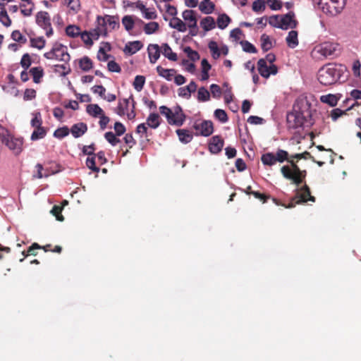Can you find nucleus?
Masks as SVG:
<instances>
[{
	"label": "nucleus",
	"instance_id": "nucleus-38",
	"mask_svg": "<svg viewBox=\"0 0 361 361\" xmlns=\"http://www.w3.org/2000/svg\"><path fill=\"white\" fill-rule=\"evenodd\" d=\"M97 162L96 160V154H94L92 155L88 156L86 160L87 166L92 171L98 173L99 171V168L97 166Z\"/></svg>",
	"mask_w": 361,
	"mask_h": 361
},
{
	"label": "nucleus",
	"instance_id": "nucleus-18",
	"mask_svg": "<svg viewBox=\"0 0 361 361\" xmlns=\"http://www.w3.org/2000/svg\"><path fill=\"white\" fill-rule=\"evenodd\" d=\"M147 52L150 63H154L160 56L161 47L156 44H150L147 47Z\"/></svg>",
	"mask_w": 361,
	"mask_h": 361
},
{
	"label": "nucleus",
	"instance_id": "nucleus-49",
	"mask_svg": "<svg viewBox=\"0 0 361 361\" xmlns=\"http://www.w3.org/2000/svg\"><path fill=\"white\" fill-rule=\"evenodd\" d=\"M240 43L244 51L252 54H255L257 52V49H256V47L250 42L244 40L241 41Z\"/></svg>",
	"mask_w": 361,
	"mask_h": 361
},
{
	"label": "nucleus",
	"instance_id": "nucleus-11",
	"mask_svg": "<svg viewBox=\"0 0 361 361\" xmlns=\"http://www.w3.org/2000/svg\"><path fill=\"white\" fill-rule=\"evenodd\" d=\"M338 48V44L329 42H323L316 46L313 50V54H319L322 56L328 57L335 54Z\"/></svg>",
	"mask_w": 361,
	"mask_h": 361
},
{
	"label": "nucleus",
	"instance_id": "nucleus-27",
	"mask_svg": "<svg viewBox=\"0 0 361 361\" xmlns=\"http://www.w3.org/2000/svg\"><path fill=\"white\" fill-rule=\"evenodd\" d=\"M157 71L160 76L164 78L169 81L172 80V77L176 72L175 69H166L160 66L157 67Z\"/></svg>",
	"mask_w": 361,
	"mask_h": 361
},
{
	"label": "nucleus",
	"instance_id": "nucleus-57",
	"mask_svg": "<svg viewBox=\"0 0 361 361\" xmlns=\"http://www.w3.org/2000/svg\"><path fill=\"white\" fill-rule=\"evenodd\" d=\"M62 210L63 207L61 206L54 205L51 210V213L56 216V220L59 221H63L64 220V218L61 214Z\"/></svg>",
	"mask_w": 361,
	"mask_h": 361
},
{
	"label": "nucleus",
	"instance_id": "nucleus-1",
	"mask_svg": "<svg viewBox=\"0 0 361 361\" xmlns=\"http://www.w3.org/2000/svg\"><path fill=\"white\" fill-rule=\"evenodd\" d=\"M312 114L311 104L306 97H299L294 105L293 109L286 116L287 126L289 130H298L305 126L312 125Z\"/></svg>",
	"mask_w": 361,
	"mask_h": 361
},
{
	"label": "nucleus",
	"instance_id": "nucleus-30",
	"mask_svg": "<svg viewBox=\"0 0 361 361\" xmlns=\"http://www.w3.org/2000/svg\"><path fill=\"white\" fill-rule=\"evenodd\" d=\"M261 161L264 165L273 166L276 164V159L274 153L267 152L262 155Z\"/></svg>",
	"mask_w": 361,
	"mask_h": 361
},
{
	"label": "nucleus",
	"instance_id": "nucleus-8",
	"mask_svg": "<svg viewBox=\"0 0 361 361\" xmlns=\"http://www.w3.org/2000/svg\"><path fill=\"white\" fill-rule=\"evenodd\" d=\"M98 35H106V25L111 30L119 27L118 18L116 16L106 15L104 17L98 16L97 18Z\"/></svg>",
	"mask_w": 361,
	"mask_h": 361
},
{
	"label": "nucleus",
	"instance_id": "nucleus-25",
	"mask_svg": "<svg viewBox=\"0 0 361 361\" xmlns=\"http://www.w3.org/2000/svg\"><path fill=\"white\" fill-rule=\"evenodd\" d=\"M146 124L154 129H156L160 125V116L157 113H152L147 118Z\"/></svg>",
	"mask_w": 361,
	"mask_h": 361
},
{
	"label": "nucleus",
	"instance_id": "nucleus-59",
	"mask_svg": "<svg viewBox=\"0 0 361 361\" xmlns=\"http://www.w3.org/2000/svg\"><path fill=\"white\" fill-rule=\"evenodd\" d=\"M160 114L165 116L169 124H171L172 110L166 106H161L159 107Z\"/></svg>",
	"mask_w": 361,
	"mask_h": 361
},
{
	"label": "nucleus",
	"instance_id": "nucleus-31",
	"mask_svg": "<svg viewBox=\"0 0 361 361\" xmlns=\"http://www.w3.org/2000/svg\"><path fill=\"white\" fill-rule=\"evenodd\" d=\"M214 8L215 5L212 1H202L199 6V9L204 14H210L213 13Z\"/></svg>",
	"mask_w": 361,
	"mask_h": 361
},
{
	"label": "nucleus",
	"instance_id": "nucleus-26",
	"mask_svg": "<svg viewBox=\"0 0 361 361\" xmlns=\"http://www.w3.org/2000/svg\"><path fill=\"white\" fill-rule=\"evenodd\" d=\"M286 41L290 48L293 49L296 47L298 45V32L295 30L290 31Z\"/></svg>",
	"mask_w": 361,
	"mask_h": 361
},
{
	"label": "nucleus",
	"instance_id": "nucleus-13",
	"mask_svg": "<svg viewBox=\"0 0 361 361\" xmlns=\"http://www.w3.org/2000/svg\"><path fill=\"white\" fill-rule=\"evenodd\" d=\"M9 149L12 150L16 155L19 154L23 149V140L22 138H16L11 135L4 138L2 142Z\"/></svg>",
	"mask_w": 361,
	"mask_h": 361
},
{
	"label": "nucleus",
	"instance_id": "nucleus-12",
	"mask_svg": "<svg viewBox=\"0 0 361 361\" xmlns=\"http://www.w3.org/2000/svg\"><path fill=\"white\" fill-rule=\"evenodd\" d=\"M257 66L259 74L265 78H268L271 75H276L278 72V68L276 65L268 66L264 59H260L258 61Z\"/></svg>",
	"mask_w": 361,
	"mask_h": 361
},
{
	"label": "nucleus",
	"instance_id": "nucleus-55",
	"mask_svg": "<svg viewBox=\"0 0 361 361\" xmlns=\"http://www.w3.org/2000/svg\"><path fill=\"white\" fill-rule=\"evenodd\" d=\"M136 133L140 134L141 137H144L147 140H149L147 127L145 123L139 124L136 128Z\"/></svg>",
	"mask_w": 361,
	"mask_h": 361
},
{
	"label": "nucleus",
	"instance_id": "nucleus-63",
	"mask_svg": "<svg viewBox=\"0 0 361 361\" xmlns=\"http://www.w3.org/2000/svg\"><path fill=\"white\" fill-rule=\"evenodd\" d=\"M114 128L115 130V133L116 134L117 136H121L123 135L126 132V127L123 126V123L118 121L114 123Z\"/></svg>",
	"mask_w": 361,
	"mask_h": 361
},
{
	"label": "nucleus",
	"instance_id": "nucleus-45",
	"mask_svg": "<svg viewBox=\"0 0 361 361\" xmlns=\"http://www.w3.org/2000/svg\"><path fill=\"white\" fill-rule=\"evenodd\" d=\"M321 101L324 103H326L331 106H334L337 104L338 98L334 94H327L321 97Z\"/></svg>",
	"mask_w": 361,
	"mask_h": 361
},
{
	"label": "nucleus",
	"instance_id": "nucleus-33",
	"mask_svg": "<svg viewBox=\"0 0 361 361\" xmlns=\"http://www.w3.org/2000/svg\"><path fill=\"white\" fill-rule=\"evenodd\" d=\"M200 25L205 31H209L215 27V21L213 17L207 16L201 20Z\"/></svg>",
	"mask_w": 361,
	"mask_h": 361
},
{
	"label": "nucleus",
	"instance_id": "nucleus-64",
	"mask_svg": "<svg viewBox=\"0 0 361 361\" xmlns=\"http://www.w3.org/2000/svg\"><path fill=\"white\" fill-rule=\"evenodd\" d=\"M108 70L111 72L120 73L121 68L115 61H109L107 64Z\"/></svg>",
	"mask_w": 361,
	"mask_h": 361
},
{
	"label": "nucleus",
	"instance_id": "nucleus-54",
	"mask_svg": "<svg viewBox=\"0 0 361 361\" xmlns=\"http://www.w3.org/2000/svg\"><path fill=\"white\" fill-rule=\"evenodd\" d=\"M11 38L13 40L20 44H25L27 39L24 37L19 30H14L11 33Z\"/></svg>",
	"mask_w": 361,
	"mask_h": 361
},
{
	"label": "nucleus",
	"instance_id": "nucleus-60",
	"mask_svg": "<svg viewBox=\"0 0 361 361\" xmlns=\"http://www.w3.org/2000/svg\"><path fill=\"white\" fill-rule=\"evenodd\" d=\"M290 156L292 157V158H294L297 161H299L302 159H311L313 161H314V157L311 155V154L309 152L307 151L304 152L303 153L290 154Z\"/></svg>",
	"mask_w": 361,
	"mask_h": 361
},
{
	"label": "nucleus",
	"instance_id": "nucleus-2",
	"mask_svg": "<svg viewBox=\"0 0 361 361\" xmlns=\"http://www.w3.org/2000/svg\"><path fill=\"white\" fill-rule=\"evenodd\" d=\"M298 161L292 158L288 160V165H284L281 168V173L283 178L290 180L293 184L299 186L300 184L305 183L307 176V171L301 170L298 165Z\"/></svg>",
	"mask_w": 361,
	"mask_h": 361
},
{
	"label": "nucleus",
	"instance_id": "nucleus-16",
	"mask_svg": "<svg viewBox=\"0 0 361 361\" xmlns=\"http://www.w3.org/2000/svg\"><path fill=\"white\" fill-rule=\"evenodd\" d=\"M172 115L171 125L181 126L185 120V115L181 107L180 106H176L173 110H172Z\"/></svg>",
	"mask_w": 361,
	"mask_h": 361
},
{
	"label": "nucleus",
	"instance_id": "nucleus-17",
	"mask_svg": "<svg viewBox=\"0 0 361 361\" xmlns=\"http://www.w3.org/2000/svg\"><path fill=\"white\" fill-rule=\"evenodd\" d=\"M183 18L185 21L192 22V24H188V27L190 29H194L197 27V19L195 16V11L192 10H185L182 13ZM190 35L194 36L196 35L197 32H193L192 30H190Z\"/></svg>",
	"mask_w": 361,
	"mask_h": 361
},
{
	"label": "nucleus",
	"instance_id": "nucleus-40",
	"mask_svg": "<svg viewBox=\"0 0 361 361\" xmlns=\"http://www.w3.org/2000/svg\"><path fill=\"white\" fill-rule=\"evenodd\" d=\"M159 29V25L157 22H150L145 25L144 31L147 35H152Z\"/></svg>",
	"mask_w": 361,
	"mask_h": 361
},
{
	"label": "nucleus",
	"instance_id": "nucleus-4",
	"mask_svg": "<svg viewBox=\"0 0 361 361\" xmlns=\"http://www.w3.org/2000/svg\"><path fill=\"white\" fill-rule=\"evenodd\" d=\"M341 70L332 63L322 66L318 71L317 79L324 85H331L336 83L341 77Z\"/></svg>",
	"mask_w": 361,
	"mask_h": 361
},
{
	"label": "nucleus",
	"instance_id": "nucleus-28",
	"mask_svg": "<svg viewBox=\"0 0 361 361\" xmlns=\"http://www.w3.org/2000/svg\"><path fill=\"white\" fill-rule=\"evenodd\" d=\"M86 111L90 116L97 118L104 112L103 109L96 104H88Z\"/></svg>",
	"mask_w": 361,
	"mask_h": 361
},
{
	"label": "nucleus",
	"instance_id": "nucleus-46",
	"mask_svg": "<svg viewBox=\"0 0 361 361\" xmlns=\"http://www.w3.org/2000/svg\"><path fill=\"white\" fill-rule=\"evenodd\" d=\"M33 118L30 121V124L32 128H39L42 127V115L39 112H35L32 114Z\"/></svg>",
	"mask_w": 361,
	"mask_h": 361
},
{
	"label": "nucleus",
	"instance_id": "nucleus-52",
	"mask_svg": "<svg viewBox=\"0 0 361 361\" xmlns=\"http://www.w3.org/2000/svg\"><path fill=\"white\" fill-rule=\"evenodd\" d=\"M264 0H255L252 3V10L256 13L264 11L266 8Z\"/></svg>",
	"mask_w": 361,
	"mask_h": 361
},
{
	"label": "nucleus",
	"instance_id": "nucleus-47",
	"mask_svg": "<svg viewBox=\"0 0 361 361\" xmlns=\"http://www.w3.org/2000/svg\"><path fill=\"white\" fill-rule=\"evenodd\" d=\"M45 40L42 37L30 38V46L38 49H42L45 46Z\"/></svg>",
	"mask_w": 361,
	"mask_h": 361
},
{
	"label": "nucleus",
	"instance_id": "nucleus-34",
	"mask_svg": "<svg viewBox=\"0 0 361 361\" xmlns=\"http://www.w3.org/2000/svg\"><path fill=\"white\" fill-rule=\"evenodd\" d=\"M47 130L44 127L35 128L32 132L30 139L35 141L44 138L47 135Z\"/></svg>",
	"mask_w": 361,
	"mask_h": 361
},
{
	"label": "nucleus",
	"instance_id": "nucleus-48",
	"mask_svg": "<svg viewBox=\"0 0 361 361\" xmlns=\"http://www.w3.org/2000/svg\"><path fill=\"white\" fill-rule=\"evenodd\" d=\"M0 22L6 27H9L11 25V20L5 8L0 11Z\"/></svg>",
	"mask_w": 361,
	"mask_h": 361
},
{
	"label": "nucleus",
	"instance_id": "nucleus-42",
	"mask_svg": "<svg viewBox=\"0 0 361 361\" xmlns=\"http://www.w3.org/2000/svg\"><path fill=\"white\" fill-rule=\"evenodd\" d=\"M122 23H123L125 29L127 31L130 32V30H133V28L134 27L135 21L131 16H125L122 18Z\"/></svg>",
	"mask_w": 361,
	"mask_h": 361
},
{
	"label": "nucleus",
	"instance_id": "nucleus-56",
	"mask_svg": "<svg viewBox=\"0 0 361 361\" xmlns=\"http://www.w3.org/2000/svg\"><path fill=\"white\" fill-rule=\"evenodd\" d=\"M208 47L212 52L214 59H217L220 56V51L217 43L214 41L209 42Z\"/></svg>",
	"mask_w": 361,
	"mask_h": 361
},
{
	"label": "nucleus",
	"instance_id": "nucleus-43",
	"mask_svg": "<svg viewBox=\"0 0 361 361\" xmlns=\"http://www.w3.org/2000/svg\"><path fill=\"white\" fill-rule=\"evenodd\" d=\"M66 33L71 37H76L80 34V29L76 25H68L66 28Z\"/></svg>",
	"mask_w": 361,
	"mask_h": 361
},
{
	"label": "nucleus",
	"instance_id": "nucleus-10",
	"mask_svg": "<svg viewBox=\"0 0 361 361\" xmlns=\"http://www.w3.org/2000/svg\"><path fill=\"white\" fill-rule=\"evenodd\" d=\"M35 20L37 25L46 31L47 37H49L53 35L54 31L51 27V18L48 12H37L35 16Z\"/></svg>",
	"mask_w": 361,
	"mask_h": 361
},
{
	"label": "nucleus",
	"instance_id": "nucleus-20",
	"mask_svg": "<svg viewBox=\"0 0 361 361\" xmlns=\"http://www.w3.org/2000/svg\"><path fill=\"white\" fill-rule=\"evenodd\" d=\"M143 47V44L140 41H133L127 43L125 46L123 51L128 55H133L140 51Z\"/></svg>",
	"mask_w": 361,
	"mask_h": 361
},
{
	"label": "nucleus",
	"instance_id": "nucleus-3",
	"mask_svg": "<svg viewBox=\"0 0 361 361\" xmlns=\"http://www.w3.org/2000/svg\"><path fill=\"white\" fill-rule=\"evenodd\" d=\"M298 161L292 158L288 160V165H284L281 168V173L283 178L290 180L293 184L299 186L300 184L305 183L307 176V171L301 170L298 165Z\"/></svg>",
	"mask_w": 361,
	"mask_h": 361
},
{
	"label": "nucleus",
	"instance_id": "nucleus-61",
	"mask_svg": "<svg viewBox=\"0 0 361 361\" xmlns=\"http://www.w3.org/2000/svg\"><path fill=\"white\" fill-rule=\"evenodd\" d=\"M32 61L30 59V56L29 54L26 53L23 54L22 56L21 61H20V65L21 66L25 69L27 70L31 65Z\"/></svg>",
	"mask_w": 361,
	"mask_h": 361
},
{
	"label": "nucleus",
	"instance_id": "nucleus-29",
	"mask_svg": "<svg viewBox=\"0 0 361 361\" xmlns=\"http://www.w3.org/2000/svg\"><path fill=\"white\" fill-rule=\"evenodd\" d=\"M78 65L80 68L85 72L89 71L93 67L92 61L86 56L78 60Z\"/></svg>",
	"mask_w": 361,
	"mask_h": 361
},
{
	"label": "nucleus",
	"instance_id": "nucleus-51",
	"mask_svg": "<svg viewBox=\"0 0 361 361\" xmlns=\"http://www.w3.org/2000/svg\"><path fill=\"white\" fill-rule=\"evenodd\" d=\"M70 133V130L67 126L59 128L54 133V136L59 139H62L67 136Z\"/></svg>",
	"mask_w": 361,
	"mask_h": 361
},
{
	"label": "nucleus",
	"instance_id": "nucleus-32",
	"mask_svg": "<svg viewBox=\"0 0 361 361\" xmlns=\"http://www.w3.org/2000/svg\"><path fill=\"white\" fill-rule=\"evenodd\" d=\"M261 48L264 51H268L273 47L272 42L269 35L262 34L260 37Z\"/></svg>",
	"mask_w": 361,
	"mask_h": 361
},
{
	"label": "nucleus",
	"instance_id": "nucleus-41",
	"mask_svg": "<svg viewBox=\"0 0 361 361\" xmlns=\"http://www.w3.org/2000/svg\"><path fill=\"white\" fill-rule=\"evenodd\" d=\"M145 78L143 75H137L135 78L134 82H133V87L137 91L140 92L145 85Z\"/></svg>",
	"mask_w": 361,
	"mask_h": 361
},
{
	"label": "nucleus",
	"instance_id": "nucleus-5",
	"mask_svg": "<svg viewBox=\"0 0 361 361\" xmlns=\"http://www.w3.org/2000/svg\"><path fill=\"white\" fill-rule=\"evenodd\" d=\"M135 104V102L132 95L128 99H120L115 112L121 116L126 114L129 120L134 119L136 116Z\"/></svg>",
	"mask_w": 361,
	"mask_h": 361
},
{
	"label": "nucleus",
	"instance_id": "nucleus-9",
	"mask_svg": "<svg viewBox=\"0 0 361 361\" xmlns=\"http://www.w3.org/2000/svg\"><path fill=\"white\" fill-rule=\"evenodd\" d=\"M192 129L195 130V135L208 137L214 132L213 123L207 120H196L193 125Z\"/></svg>",
	"mask_w": 361,
	"mask_h": 361
},
{
	"label": "nucleus",
	"instance_id": "nucleus-35",
	"mask_svg": "<svg viewBox=\"0 0 361 361\" xmlns=\"http://www.w3.org/2000/svg\"><path fill=\"white\" fill-rule=\"evenodd\" d=\"M49 166H47L45 171V178L49 177L51 175L55 174L61 171V166L59 164L55 162H49Z\"/></svg>",
	"mask_w": 361,
	"mask_h": 361
},
{
	"label": "nucleus",
	"instance_id": "nucleus-44",
	"mask_svg": "<svg viewBox=\"0 0 361 361\" xmlns=\"http://www.w3.org/2000/svg\"><path fill=\"white\" fill-rule=\"evenodd\" d=\"M104 137L112 146H116L121 142L120 139L117 137L116 134L111 131L106 132L104 134Z\"/></svg>",
	"mask_w": 361,
	"mask_h": 361
},
{
	"label": "nucleus",
	"instance_id": "nucleus-23",
	"mask_svg": "<svg viewBox=\"0 0 361 361\" xmlns=\"http://www.w3.org/2000/svg\"><path fill=\"white\" fill-rule=\"evenodd\" d=\"M161 53L170 61H176L178 60L177 54L172 51L167 43H164L161 45Z\"/></svg>",
	"mask_w": 361,
	"mask_h": 361
},
{
	"label": "nucleus",
	"instance_id": "nucleus-14",
	"mask_svg": "<svg viewBox=\"0 0 361 361\" xmlns=\"http://www.w3.org/2000/svg\"><path fill=\"white\" fill-rule=\"evenodd\" d=\"M280 22V28L282 30L295 28L298 25V22L295 20V13L293 11H290L287 14L281 16Z\"/></svg>",
	"mask_w": 361,
	"mask_h": 361
},
{
	"label": "nucleus",
	"instance_id": "nucleus-7",
	"mask_svg": "<svg viewBox=\"0 0 361 361\" xmlns=\"http://www.w3.org/2000/svg\"><path fill=\"white\" fill-rule=\"evenodd\" d=\"M44 56L47 59H56L64 62H68L71 59L66 47L57 42L53 45L49 51L44 53Z\"/></svg>",
	"mask_w": 361,
	"mask_h": 361
},
{
	"label": "nucleus",
	"instance_id": "nucleus-15",
	"mask_svg": "<svg viewBox=\"0 0 361 361\" xmlns=\"http://www.w3.org/2000/svg\"><path fill=\"white\" fill-rule=\"evenodd\" d=\"M224 145V140L220 135L213 136L209 142L208 149L212 154H219Z\"/></svg>",
	"mask_w": 361,
	"mask_h": 361
},
{
	"label": "nucleus",
	"instance_id": "nucleus-21",
	"mask_svg": "<svg viewBox=\"0 0 361 361\" xmlns=\"http://www.w3.org/2000/svg\"><path fill=\"white\" fill-rule=\"evenodd\" d=\"M361 106V102L356 101L349 108L345 110H341L338 108L334 109L331 112V117L333 121H336L343 115H347V111L354 109L355 106Z\"/></svg>",
	"mask_w": 361,
	"mask_h": 361
},
{
	"label": "nucleus",
	"instance_id": "nucleus-22",
	"mask_svg": "<svg viewBox=\"0 0 361 361\" xmlns=\"http://www.w3.org/2000/svg\"><path fill=\"white\" fill-rule=\"evenodd\" d=\"M176 134L178 136L179 140L184 144L190 142L193 137L192 133L186 129H178Z\"/></svg>",
	"mask_w": 361,
	"mask_h": 361
},
{
	"label": "nucleus",
	"instance_id": "nucleus-24",
	"mask_svg": "<svg viewBox=\"0 0 361 361\" xmlns=\"http://www.w3.org/2000/svg\"><path fill=\"white\" fill-rule=\"evenodd\" d=\"M170 27L176 29L179 32H185L187 30V26L186 24L181 20L180 18L173 17L170 23H169Z\"/></svg>",
	"mask_w": 361,
	"mask_h": 361
},
{
	"label": "nucleus",
	"instance_id": "nucleus-37",
	"mask_svg": "<svg viewBox=\"0 0 361 361\" xmlns=\"http://www.w3.org/2000/svg\"><path fill=\"white\" fill-rule=\"evenodd\" d=\"M276 161L280 163H283L285 161L287 162L290 159V155H289L288 152L286 150L279 149H277L276 154H274Z\"/></svg>",
	"mask_w": 361,
	"mask_h": 361
},
{
	"label": "nucleus",
	"instance_id": "nucleus-50",
	"mask_svg": "<svg viewBox=\"0 0 361 361\" xmlns=\"http://www.w3.org/2000/svg\"><path fill=\"white\" fill-rule=\"evenodd\" d=\"M209 92L204 87H200L197 92V99L201 102H206L209 99Z\"/></svg>",
	"mask_w": 361,
	"mask_h": 361
},
{
	"label": "nucleus",
	"instance_id": "nucleus-19",
	"mask_svg": "<svg viewBox=\"0 0 361 361\" xmlns=\"http://www.w3.org/2000/svg\"><path fill=\"white\" fill-rule=\"evenodd\" d=\"M87 130V126L85 123H78L72 126L70 132L75 138L81 137Z\"/></svg>",
	"mask_w": 361,
	"mask_h": 361
},
{
	"label": "nucleus",
	"instance_id": "nucleus-53",
	"mask_svg": "<svg viewBox=\"0 0 361 361\" xmlns=\"http://www.w3.org/2000/svg\"><path fill=\"white\" fill-rule=\"evenodd\" d=\"M184 52L187 54L188 57L192 61H196L200 59V55L198 52L192 50L190 47H185Z\"/></svg>",
	"mask_w": 361,
	"mask_h": 361
},
{
	"label": "nucleus",
	"instance_id": "nucleus-6",
	"mask_svg": "<svg viewBox=\"0 0 361 361\" xmlns=\"http://www.w3.org/2000/svg\"><path fill=\"white\" fill-rule=\"evenodd\" d=\"M296 194L294 197L291 200L290 203L288 206H285L287 208H291L295 207L296 204H300L310 201L312 202H315V197L311 195L310 189L309 186L305 183L303 186L295 190Z\"/></svg>",
	"mask_w": 361,
	"mask_h": 361
},
{
	"label": "nucleus",
	"instance_id": "nucleus-58",
	"mask_svg": "<svg viewBox=\"0 0 361 361\" xmlns=\"http://www.w3.org/2000/svg\"><path fill=\"white\" fill-rule=\"evenodd\" d=\"M214 117L221 123H226L228 121L227 114L223 109H216L214 111Z\"/></svg>",
	"mask_w": 361,
	"mask_h": 361
},
{
	"label": "nucleus",
	"instance_id": "nucleus-62",
	"mask_svg": "<svg viewBox=\"0 0 361 361\" xmlns=\"http://www.w3.org/2000/svg\"><path fill=\"white\" fill-rule=\"evenodd\" d=\"M280 20H281V16L274 15V16H271L269 18L268 22L270 25L275 27L280 28V24H281Z\"/></svg>",
	"mask_w": 361,
	"mask_h": 361
},
{
	"label": "nucleus",
	"instance_id": "nucleus-36",
	"mask_svg": "<svg viewBox=\"0 0 361 361\" xmlns=\"http://www.w3.org/2000/svg\"><path fill=\"white\" fill-rule=\"evenodd\" d=\"M30 73L35 83H39L44 75L43 69L41 67H33L30 70Z\"/></svg>",
	"mask_w": 361,
	"mask_h": 361
},
{
	"label": "nucleus",
	"instance_id": "nucleus-39",
	"mask_svg": "<svg viewBox=\"0 0 361 361\" xmlns=\"http://www.w3.org/2000/svg\"><path fill=\"white\" fill-rule=\"evenodd\" d=\"M231 22V18L226 14L219 15L217 18V25L220 29H225Z\"/></svg>",
	"mask_w": 361,
	"mask_h": 361
}]
</instances>
